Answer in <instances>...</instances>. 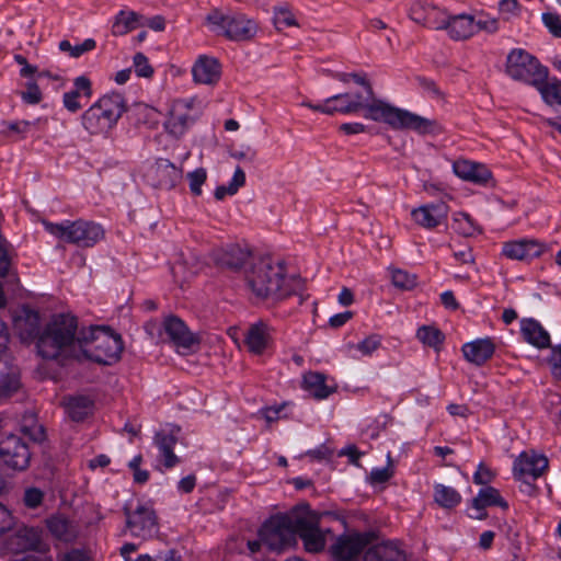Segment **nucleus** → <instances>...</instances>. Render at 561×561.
Returning <instances> with one entry per match:
<instances>
[{
    "label": "nucleus",
    "instance_id": "13d9d810",
    "mask_svg": "<svg viewBox=\"0 0 561 561\" xmlns=\"http://www.w3.org/2000/svg\"><path fill=\"white\" fill-rule=\"evenodd\" d=\"M23 431L34 442H42L45 438V428L37 422H34L31 425H24Z\"/></svg>",
    "mask_w": 561,
    "mask_h": 561
},
{
    "label": "nucleus",
    "instance_id": "bb28decb",
    "mask_svg": "<svg viewBox=\"0 0 561 561\" xmlns=\"http://www.w3.org/2000/svg\"><path fill=\"white\" fill-rule=\"evenodd\" d=\"M39 314L31 309H24L14 318V329L22 341H30L39 336Z\"/></svg>",
    "mask_w": 561,
    "mask_h": 561
},
{
    "label": "nucleus",
    "instance_id": "680f3d73",
    "mask_svg": "<svg viewBox=\"0 0 561 561\" xmlns=\"http://www.w3.org/2000/svg\"><path fill=\"white\" fill-rule=\"evenodd\" d=\"M9 266L8 242L0 239V276H4L8 273Z\"/></svg>",
    "mask_w": 561,
    "mask_h": 561
},
{
    "label": "nucleus",
    "instance_id": "c85d7f7f",
    "mask_svg": "<svg viewBox=\"0 0 561 561\" xmlns=\"http://www.w3.org/2000/svg\"><path fill=\"white\" fill-rule=\"evenodd\" d=\"M520 333L526 342L538 347H550V335L547 330L535 319H523Z\"/></svg>",
    "mask_w": 561,
    "mask_h": 561
},
{
    "label": "nucleus",
    "instance_id": "6ab92c4d",
    "mask_svg": "<svg viewBox=\"0 0 561 561\" xmlns=\"http://www.w3.org/2000/svg\"><path fill=\"white\" fill-rule=\"evenodd\" d=\"M179 433L180 427H172L157 432L153 437V443L159 450V461L167 469H171L180 463V458L173 451L179 439Z\"/></svg>",
    "mask_w": 561,
    "mask_h": 561
},
{
    "label": "nucleus",
    "instance_id": "ea45409f",
    "mask_svg": "<svg viewBox=\"0 0 561 561\" xmlns=\"http://www.w3.org/2000/svg\"><path fill=\"white\" fill-rule=\"evenodd\" d=\"M453 229L463 237H472L482 231L471 216L465 211L454 214Z\"/></svg>",
    "mask_w": 561,
    "mask_h": 561
},
{
    "label": "nucleus",
    "instance_id": "f3484780",
    "mask_svg": "<svg viewBox=\"0 0 561 561\" xmlns=\"http://www.w3.org/2000/svg\"><path fill=\"white\" fill-rule=\"evenodd\" d=\"M368 543L367 534H343L336 538L330 551L335 561H357Z\"/></svg>",
    "mask_w": 561,
    "mask_h": 561
},
{
    "label": "nucleus",
    "instance_id": "9b49d317",
    "mask_svg": "<svg viewBox=\"0 0 561 561\" xmlns=\"http://www.w3.org/2000/svg\"><path fill=\"white\" fill-rule=\"evenodd\" d=\"M201 111L195 98L180 99L172 102L169 117L164 124L169 134L174 137L183 136L190 126L197 119Z\"/></svg>",
    "mask_w": 561,
    "mask_h": 561
},
{
    "label": "nucleus",
    "instance_id": "f257e3e1",
    "mask_svg": "<svg viewBox=\"0 0 561 561\" xmlns=\"http://www.w3.org/2000/svg\"><path fill=\"white\" fill-rule=\"evenodd\" d=\"M244 284L256 299L279 301L304 290V280L297 275H287L283 262L270 256H257L249 262L244 271Z\"/></svg>",
    "mask_w": 561,
    "mask_h": 561
},
{
    "label": "nucleus",
    "instance_id": "69168bd1",
    "mask_svg": "<svg viewBox=\"0 0 561 561\" xmlns=\"http://www.w3.org/2000/svg\"><path fill=\"white\" fill-rule=\"evenodd\" d=\"M134 561H181V558L178 557L175 552L171 550L164 554H160L154 558L148 554H141Z\"/></svg>",
    "mask_w": 561,
    "mask_h": 561
},
{
    "label": "nucleus",
    "instance_id": "58836bf2",
    "mask_svg": "<svg viewBox=\"0 0 561 561\" xmlns=\"http://www.w3.org/2000/svg\"><path fill=\"white\" fill-rule=\"evenodd\" d=\"M20 388L16 369L0 359V400L12 396Z\"/></svg>",
    "mask_w": 561,
    "mask_h": 561
},
{
    "label": "nucleus",
    "instance_id": "6e6552de",
    "mask_svg": "<svg viewBox=\"0 0 561 561\" xmlns=\"http://www.w3.org/2000/svg\"><path fill=\"white\" fill-rule=\"evenodd\" d=\"M125 534L142 541L154 538L159 533V519L152 504L138 501L136 505L126 504Z\"/></svg>",
    "mask_w": 561,
    "mask_h": 561
},
{
    "label": "nucleus",
    "instance_id": "c756f323",
    "mask_svg": "<svg viewBox=\"0 0 561 561\" xmlns=\"http://www.w3.org/2000/svg\"><path fill=\"white\" fill-rule=\"evenodd\" d=\"M42 543L41 533L33 527H22L10 539V548L15 552L38 550Z\"/></svg>",
    "mask_w": 561,
    "mask_h": 561
},
{
    "label": "nucleus",
    "instance_id": "e2e57ef3",
    "mask_svg": "<svg viewBox=\"0 0 561 561\" xmlns=\"http://www.w3.org/2000/svg\"><path fill=\"white\" fill-rule=\"evenodd\" d=\"M352 80L364 88L365 94L364 98L371 100L374 96V90L370 82L367 80L365 75L360 73H352Z\"/></svg>",
    "mask_w": 561,
    "mask_h": 561
},
{
    "label": "nucleus",
    "instance_id": "a211bd4d",
    "mask_svg": "<svg viewBox=\"0 0 561 561\" xmlns=\"http://www.w3.org/2000/svg\"><path fill=\"white\" fill-rule=\"evenodd\" d=\"M549 461L543 455L524 451L514 462V476L524 482L536 480L548 469Z\"/></svg>",
    "mask_w": 561,
    "mask_h": 561
},
{
    "label": "nucleus",
    "instance_id": "e433bc0d",
    "mask_svg": "<svg viewBox=\"0 0 561 561\" xmlns=\"http://www.w3.org/2000/svg\"><path fill=\"white\" fill-rule=\"evenodd\" d=\"M327 377L321 373L309 371L304 375L302 386L316 399H325L335 388L325 383Z\"/></svg>",
    "mask_w": 561,
    "mask_h": 561
},
{
    "label": "nucleus",
    "instance_id": "4d7b16f0",
    "mask_svg": "<svg viewBox=\"0 0 561 561\" xmlns=\"http://www.w3.org/2000/svg\"><path fill=\"white\" fill-rule=\"evenodd\" d=\"M499 10L506 20L517 16L520 11V5L517 0H501L499 3Z\"/></svg>",
    "mask_w": 561,
    "mask_h": 561
},
{
    "label": "nucleus",
    "instance_id": "09e8293b",
    "mask_svg": "<svg viewBox=\"0 0 561 561\" xmlns=\"http://www.w3.org/2000/svg\"><path fill=\"white\" fill-rule=\"evenodd\" d=\"M392 284L400 289H412L416 285V276L403 270H393Z\"/></svg>",
    "mask_w": 561,
    "mask_h": 561
},
{
    "label": "nucleus",
    "instance_id": "603ef678",
    "mask_svg": "<svg viewBox=\"0 0 561 561\" xmlns=\"http://www.w3.org/2000/svg\"><path fill=\"white\" fill-rule=\"evenodd\" d=\"M134 68L138 77L150 78L153 75V68L150 66L148 58L142 53L134 56Z\"/></svg>",
    "mask_w": 561,
    "mask_h": 561
},
{
    "label": "nucleus",
    "instance_id": "7ed1b4c3",
    "mask_svg": "<svg viewBox=\"0 0 561 561\" xmlns=\"http://www.w3.org/2000/svg\"><path fill=\"white\" fill-rule=\"evenodd\" d=\"M365 117L375 122H382L393 129L413 130L420 135H435L442 133V127L435 119L420 116L415 113L396 107L382 100L366 101Z\"/></svg>",
    "mask_w": 561,
    "mask_h": 561
},
{
    "label": "nucleus",
    "instance_id": "f704fd0d",
    "mask_svg": "<svg viewBox=\"0 0 561 561\" xmlns=\"http://www.w3.org/2000/svg\"><path fill=\"white\" fill-rule=\"evenodd\" d=\"M421 5H412L410 14L413 21L420 23L431 30H444L447 23L448 16L444 11L437 7L428 8L426 16L420 15Z\"/></svg>",
    "mask_w": 561,
    "mask_h": 561
},
{
    "label": "nucleus",
    "instance_id": "052dcab7",
    "mask_svg": "<svg viewBox=\"0 0 561 561\" xmlns=\"http://www.w3.org/2000/svg\"><path fill=\"white\" fill-rule=\"evenodd\" d=\"M392 474L393 472L389 467L373 469L370 472V482L374 484L385 483L392 477Z\"/></svg>",
    "mask_w": 561,
    "mask_h": 561
},
{
    "label": "nucleus",
    "instance_id": "5701e85b",
    "mask_svg": "<svg viewBox=\"0 0 561 561\" xmlns=\"http://www.w3.org/2000/svg\"><path fill=\"white\" fill-rule=\"evenodd\" d=\"M543 252V245L535 240H517L505 242L502 253L511 260L528 261L539 257Z\"/></svg>",
    "mask_w": 561,
    "mask_h": 561
},
{
    "label": "nucleus",
    "instance_id": "412c9836",
    "mask_svg": "<svg viewBox=\"0 0 561 561\" xmlns=\"http://www.w3.org/2000/svg\"><path fill=\"white\" fill-rule=\"evenodd\" d=\"M195 83L215 85L221 78V65L215 57L201 55L192 67Z\"/></svg>",
    "mask_w": 561,
    "mask_h": 561
},
{
    "label": "nucleus",
    "instance_id": "864d4df0",
    "mask_svg": "<svg viewBox=\"0 0 561 561\" xmlns=\"http://www.w3.org/2000/svg\"><path fill=\"white\" fill-rule=\"evenodd\" d=\"M44 499V493L37 488H28L24 492L23 502L28 508L38 507Z\"/></svg>",
    "mask_w": 561,
    "mask_h": 561
},
{
    "label": "nucleus",
    "instance_id": "4be33fe9",
    "mask_svg": "<svg viewBox=\"0 0 561 561\" xmlns=\"http://www.w3.org/2000/svg\"><path fill=\"white\" fill-rule=\"evenodd\" d=\"M248 248H242L239 244H230L227 248L216 253V263L232 271L243 268V272L249 266L252 259H256Z\"/></svg>",
    "mask_w": 561,
    "mask_h": 561
},
{
    "label": "nucleus",
    "instance_id": "39448f33",
    "mask_svg": "<svg viewBox=\"0 0 561 561\" xmlns=\"http://www.w3.org/2000/svg\"><path fill=\"white\" fill-rule=\"evenodd\" d=\"M300 504L287 513L271 516L259 529L257 536L273 551H282L295 542Z\"/></svg>",
    "mask_w": 561,
    "mask_h": 561
},
{
    "label": "nucleus",
    "instance_id": "5fc2aeb1",
    "mask_svg": "<svg viewBox=\"0 0 561 561\" xmlns=\"http://www.w3.org/2000/svg\"><path fill=\"white\" fill-rule=\"evenodd\" d=\"M21 98L27 104H37L42 101V92L35 82H27L26 90L21 92Z\"/></svg>",
    "mask_w": 561,
    "mask_h": 561
},
{
    "label": "nucleus",
    "instance_id": "b1692460",
    "mask_svg": "<svg viewBox=\"0 0 561 561\" xmlns=\"http://www.w3.org/2000/svg\"><path fill=\"white\" fill-rule=\"evenodd\" d=\"M447 214L448 207L444 203L423 205L411 213L414 221L426 229L440 225L447 218Z\"/></svg>",
    "mask_w": 561,
    "mask_h": 561
},
{
    "label": "nucleus",
    "instance_id": "de8ad7c7",
    "mask_svg": "<svg viewBox=\"0 0 561 561\" xmlns=\"http://www.w3.org/2000/svg\"><path fill=\"white\" fill-rule=\"evenodd\" d=\"M190 191L193 195L199 196L202 194V186L207 180V171L204 168H198L186 174Z\"/></svg>",
    "mask_w": 561,
    "mask_h": 561
},
{
    "label": "nucleus",
    "instance_id": "c03bdc74",
    "mask_svg": "<svg viewBox=\"0 0 561 561\" xmlns=\"http://www.w3.org/2000/svg\"><path fill=\"white\" fill-rule=\"evenodd\" d=\"M417 339L425 345L437 348L444 342V334L431 325L421 327L416 332Z\"/></svg>",
    "mask_w": 561,
    "mask_h": 561
},
{
    "label": "nucleus",
    "instance_id": "37998d69",
    "mask_svg": "<svg viewBox=\"0 0 561 561\" xmlns=\"http://www.w3.org/2000/svg\"><path fill=\"white\" fill-rule=\"evenodd\" d=\"M244 184L245 173L241 168H237L229 185H220L215 190V198L221 201L227 195H234Z\"/></svg>",
    "mask_w": 561,
    "mask_h": 561
},
{
    "label": "nucleus",
    "instance_id": "f8f14e48",
    "mask_svg": "<svg viewBox=\"0 0 561 561\" xmlns=\"http://www.w3.org/2000/svg\"><path fill=\"white\" fill-rule=\"evenodd\" d=\"M300 508L297 534L302 539L307 551L320 552L325 547L324 534L319 528L320 514L311 511L307 503H301Z\"/></svg>",
    "mask_w": 561,
    "mask_h": 561
},
{
    "label": "nucleus",
    "instance_id": "3c124183",
    "mask_svg": "<svg viewBox=\"0 0 561 561\" xmlns=\"http://www.w3.org/2000/svg\"><path fill=\"white\" fill-rule=\"evenodd\" d=\"M542 23L550 34L557 38H561V15L552 12L542 13Z\"/></svg>",
    "mask_w": 561,
    "mask_h": 561
},
{
    "label": "nucleus",
    "instance_id": "4c0bfd02",
    "mask_svg": "<svg viewBox=\"0 0 561 561\" xmlns=\"http://www.w3.org/2000/svg\"><path fill=\"white\" fill-rule=\"evenodd\" d=\"M142 26H145L142 15L135 11H121L115 18L112 33L116 36H121Z\"/></svg>",
    "mask_w": 561,
    "mask_h": 561
},
{
    "label": "nucleus",
    "instance_id": "423d86ee",
    "mask_svg": "<svg viewBox=\"0 0 561 561\" xmlns=\"http://www.w3.org/2000/svg\"><path fill=\"white\" fill-rule=\"evenodd\" d=\"M205 24L217 35L230 41H251L257 33V24L244 14H225L219 9L211 10L205 18Z\"/></svg>",
    "mask_w": 561,
    "mask_h": 561
},
{
    "label": "nucleus",
    "instance_id": "4468645a",
    "mask_svg": "<svg viewBox=\"0 0 561 561\" xmlns=\"http://www.w3.org/2000/svg\"><path fill=\"white\" fill-rule=\"evenodd\" d=\"M163 334L172 343L178 353L186 355L194 352L198 346V339L193 334L186 324L178 317L170 316L163 320Z\"/></svg>",
    "mask_w": 561,
    "mask_h": 561
},
{
    "label": "nucleus",
    "instance_id": "393cba45",
    "mask_svg": "<svg viewBox=\"0 0 561 561\" xmlns=\"http://www.w3.org/2000/svg\"><path fill=\"white\" fill-rule=\"evenodd\" d=\"M454 171L460 179L477 184H485L492 176L491 171L485 165L468 160L456 161Z\"/></svg>",
    "mask_w": 561,
    "mask_h": 561
},
{
    "label": "nucleus",
    "instance_id": "2f4dec72",
    "mask_svg": "<svg viewBox=\"0 0 561 561\" xmlns=\"http://www.w3.org/2000/svg\"><path fill=\"white\" fill-rule=\"evenodd\" d=\"M472 506L479 512L474 517L482 519L486 516L483 512L485 507L500 506L503 510H507L508 504L495 488L486 485L485 488H482L478 495L472 500Z\"/></svg>",
    "mask_w": 561,
    "mask_h": 561
},
{
    "label": "nucleus",
    "instance_id": "9d476101",
    "mask_svg": "<svg viewBox=\"0 0 561 561\" xmlns=\"http://www.w3.org/2000/svg\"><path fill=\"white\" fill-rule=\"evenodd\" d=\"M506 72L516 81L537 88L548 79V69L524 49H513L506 60Z\"/></svg>",
    "mask_w": 561,
    "mask_h": 561
},
{
    "label": "nucleus",
    "instance_id": "dca6fc26",
    "mask_svg": "<svg viewBox=\"0 0 561 561\" xmlns=\"http://www.w3.org/2000/svg\"><path fill=\"white\" fill-rule=\"evenodd\" d=\"M145 178L156 188L172 190L181 182L183 170L170 160L160 158L147 168Z\"/></svg>",
    "mask_w": 561,
    "mask_h": 561
},
{
    "label": "nucleus",
    "instance_id": "ddd939ff",
    "mask_svg": "<svg viewBox=\"0 0 561 561\" xmlns=\"http://www.w3.org/2000/svg\"><path fill=\"white\" fill-rule=\"evenodd\" d=\"M366 101L369 100L360 93L347 92L328 98L324 104H312L310 101H302L301 105L327 115H333L334 113L353 114L363 111Z\"/></svg>",
    "mask_w": 561,
    "mask_h": 561
},
{
    "label": "nucleus",
    "instance_id": "473e14b6",
    "mask_svg": "<svg viewBox=\"0 0 561 561\" xmlns=\"http://www.w3.org/2000/svg\"><path fill=\"white\" fill-rule=\"evenodd\" d=\"M49 533L58 540L70 542L79 534L78 526L64 515H55L47 519Z\"/></svg>",
    "mask_w": 561,
    "mask_h": 561
},
{
    "label": "nucleus",
    "instance_id": "7c9ffc66",
    "mask_svg": "<svg viewBox=\"0 0 561 561\" xmlns=\"http://www.w3.org/2000/svg\"><path fill=\"white\" fill-rule=\"evenodd\" d=\"M67 415L75 422H81L92 414L94 402L88 396H71L62 401Z\"/></svg>",
    "mask_w": 561,
    "mask_h": 561
},
{
    "label": "nucleus",
    "instance_id": "a878e982",
    "mask_svg": "<svg viewBox=\"0 0 561 561\" xmlns=\"http://www.w3.org/2000/svg\"><path fill=\"white\" fill-rule=\"evenodd\" d=\"M444 30L447 31L450 38L465 41L477 33V25L473 16L460 14L448 18Z\"/></svg>",
    "mask_w": 561,
    "mask_h": 561
},
{
    "label": "nucleus",
    "instance_id": "0eeeda50",
    "mask_svg": "<svg viewBox=\"0 0 561 561\" xmlns=\"http://www.w3.org/2000/svg\"><path fill=\"white\" fill-rule=\"evenodd\" d=\"M89 337L83 358L92 359L96 363L111 365L117 362L123 351V342L119 335L114 334L104 327H89L85 329Z\"/></svg>",
    "mask_w": 561,
    "mask_h": 561
},
{
    "label": "nucleus",
    "instance_id": "6e6d98bb",
    "mask_svg": "<svg viewBox=\"0 0 561 561\" xmlns=\"http://www.w3.org/2000/svg\"><path fill=\"white\" fill-rule=\"evenodd\" d=\"M494 478L495 473L488 466L481 462L473 474V482L476 484L486 485L492 482Z\"/></svg>",
    "mask_w": 561,
    "mask_h": 561
},
{
    "label": "nucleus",
    "instance_id": "338daca9",
    "mask_svg": "<svg viewBox=\"0 0 561 561\" xmlns=\"http://www.w3.org/2000/svg\"><path fill=\"white\" fill-rule=\"evenodd\" d=\"M454 256L461 264H473L474 257L469 247H465L460 250L454 251Z\"/></svg>",
    "mask_w": 561,
    "mask_h": 561
},
{
    "label": "nucleus",
    "instance_id": "cd10ccee",
    "mask_svg": "<svg viewBox=\"0 0 561 561\" xmlns=\"http://www.w3.org/2000/svg\"><path fill=\"white\" fill-rule=\"evenodd\" d=\"M494 344L490 339H479L462 346L465 358L478 366L484 364L494 354Z\"/></svg>",
    "mask_w": 561,
    "mask_h": 561
},
{
    "label": "nucleus",
    "instance_id": "774afa93",
    "mask_svg": "<svg viewBox=\"0 0 561 561\" xmlns=\"http://www.w3.org/2000/svg\"><path fill=\"white\" fill-rule=\"evenodd\" d=\"M60 561H89L88 554L79 549H73L62 556Z\"/></svg>",
    "mask_w": 561,
    "mask_h": 561
},
{
    "label": "nucleus",
    "instance_id": "bf43d9fd",
    "mask_svg": "<svg viewBox=\"0 0 561 561\" xmlns=\"http://www.w3.org/2000/svg\"><path fill=\"white\" fill-rule=\"evenodd\" d=\"M549 362L552 375L561 380V345L552 348Z\"/></svg>",
    "mask_w": 561,
    "mask_h": 561
},
{
    "label": "nucleus",
    "instance_id": "f03ea898",
    "mask_svg": "<svg viewBox=\"0 0 561 561\" xmlns=\"http://www.w3.org/2000/svg\"><path fill=\"white\" fill-rule=\"evenodd\" d=\"M89 337L85 329L78 330L77 318L60 313L51 318L37 340V350L46 359H82Z\"/></svg>",
    "mask_w": 561,
    "mask_h": 561
},
{
    "label": "nucleus",
    "instance_id": "c9c22d12",
    "mask_svg": "<svg viewBox=\"0 0 561 561\" xmlns=\"http://www.w3.org/2000/svg\"><path fill=\"white\" fill-rule=\"evenodd\" d=\"M73 85V90L64 94V105L68 111L76 113L82 107L78 101L80 93L82 92L84 96L90 98L92 95V89L91 81L85 76L76 78Z\"/></svg>",
    "mask_w": 561,
    "mask_h": 561
},
{
    "label": "nucleus",
    "instance_id": "72a5a7b5",
    "mask_svg": "<svg viewBox=\"0 0 561 561\" xmlns=\"http://www.w3.org/2000/svg\"><path fill=\"white\" fill-rule=\"evenodd\" d=\"M365 561H407L405 552L393 542H382L370 548Z\"/></svg>",
    "mask_w": 561,
    "mask_h": 561
},
{
    "label": "nucleus",
    "instance_id": "8fccbe9b",
    "mask_svg": "<svg viewBox=\"0 0 561 561\" xmlns=\"http://www.w3.org/2000/svg\"><path fill=\"white\" fill-rule=\"evenodd\" d=\"M274 24L276 28L279 31H282L285 27L298 25L295 15L287 9H278L275 11Z\"/></svg>",
    "mask_w": 561,
    "mask_h": 561
},
{
    "label": "nucleus",
    "instance_id": "aec40b11",
    "mask_svg": "<svg viewBox=\"0 0 561 561\" xmlns=\"http://www.w3.org/2000/svg\"><path fill=\"white\" fill-rule=\"evenodd\" d=\"M273 332L264 321L252 323L244 335V345L251 354L263 355L273 343Z\"/></svg>",
    "mask_w": 561,
    "mask_h": 561
},
{
    "label": "nucleus",
    "instance_id": "20e7f679",
    "mask_svg": "<svg viewBox=\"0 0 561 561\" xmlns=\"http://www.w3.org/2000/svg\"><path fill=\"white\" fill-rule=\"evenodd\" d=\"M126 110V101L122 94L107 93L82 114V126L91 135L105 134L117 124Z\"/></svg>",
    "mask_w": 561,
    "mask_h": 561
},
{
    "label": "nucleus",
    "instance_id": "a19ab883",
    "mask_svg": "<svg viewBox=\"0 0 561 561\" xmlns=\"http://www.w3.org/2000/svg\"><path fill=\"white\" fill-rule=\"evenodd\" d=\"M434 497L436 503L445 508L455 507L461 501V495L454 488L443 484L435 486Z\"/></svg>",
    "mask_w": 561,
    "mask_h": 561
},
{
    "label": "nucleus",
    "instance_id": "2eb2a0df",
    "mask_svg": "<svg viewBox=\"0 0 561 561\" xmlns=\"http://www.w3.org/2000/svg\"><path fill=\"white\" fill-rule=\"evenodd\" d=\"M31 457L30 447L22 437L11 434L0 440V458L8 467L25 470Z\"/></svg>",
    "mask_w": 561,
    "mask_h": 561
},
{
    "label": "nucleus",
    "instance_id": "1a4fd4ad",
    "mask_svg": "<svg viewBox=\"0 0 561 561\" xmlns=\"http://www.w3.org/2000/svg\"><path fill=\"white\" fill-rule=\"evenodd\" d=\"M44 225L51 234L82 248H91L104 238L101 225L91 221L76 220L61 224L45 221Z\"/></svg>",
    "mask_w": 561,
    "mask_h": 561
},
{
    "label": "nucleus",
    "instance_id": "0e129e2a",
    "mask_svg": "<svg viewBox=\"0 0 561 561\" xmlns=\"http://www.w3.org/2000/svg\"><path fill=\"white\" fill-rule=\"evenodd\" d=\"M13 525V518L10 511L0 503V535L9 530Z\"/></svg>",
    "mask_w": 561,
    "mask_h": 561
},
{
    "label": "nucleus",
    "instance_id": "49530a36",
    "mask_svg": "<svg viewBox=\"0 0 561 561\" xmlns=\"http://www.w3.org/2000/svg\"><path fill=\"white\" fill-rule=\"evenodd\" d=\"M380 344L381 337L378 334H371L357 344L350 343L347 347L350 351L357 350L363 355L369 356L379 348Z\"/></svg>",
    "mask_w": 561,
    "mask_h": 561
},
{
    "label": "nucleus",
    "instance_id": "79ce46f5",
    "mask_svg": "<svg viewBox=\"0 0 561 561\" xmlns=\"http://www.w3.org/2000/svg\"><path fill=\"white\" fill-rule=\"evenodd\" d=\"M536 89L540 92L543 101L547 104L552 105L558 103L561 105V81L558 79L553 78L550 81L547 79L546 81H542V83H540Z\"/></svg>",
    "mask_w": 561,
    "mask_h": 561
},
{
    "label": "nucleus",
    "instance_id": "a18cd8bd",
    "mask_svg": "<svg viewBox=\"0 0 561 561\" xmlns=\"http://www.w3.org/2000/svg\"><path fill=\"white\" fill-rule=\"evenodd\" d=\"M95 47L96 43L92 38H87L83 43L75 46H72L67 39L59 43V49L64 53H68L73 58H78L84 53L93 50Z\"/></svg>",
    "mask_w": 561,
    "mask_h": 561
}]
</instances>
